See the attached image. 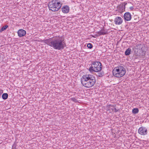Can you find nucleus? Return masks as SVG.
<instances>
[{
	"label": "nucleus",
	"instance_id": "nucleus-1",
	"mask_svg": "<svg viewBox=\"0 0 149 149\" xmlns=\"http://www.w3.org/2000/svg\"><path fill=\"white\" fill-rule=\"evenodd\" d=\"M42 41L55 49L61 50L64 49V42L63 39L59 36L56 37L53 39H46Z\"/></svg>",
	"mask_w": 149,
	"mask_h": 149
},
{
	"label": "nucleus",
	"instance_id": "nucleus-2",
	"mask_svg": "<svg viewBox=\"0 0 149 149\" xmlns=\"http://www.w3.org/2000/svg\"><path fill=\"white\" fill-rule=\"evenodd\" d=\"M81 81L83 86L87 88H89L94 85L96 82V80L93 75L86 74L82 76L81 79Z\"/></svg>",
	"mask_w": 149,
	"mask_h": 149
},
{
	"label": "nucleus",
	"instance_id": "nucleus-3",
	"mask_svg": "<svg viewBox=\"0 0 149 149\" xmlns=\"http://www.w3.org/2000/svg\"><path fill=\"white\" fill-rule=\"evenodd\" d=\"M113 75L117 77H120L125 75L126 70L125 68L122 66L115 68L112 71Z\"/></svg>",
	"mask_w": 149,
	"mask_h": 149
},
{
	"label": "nucleus",
	"instance_id": "nucleus-4",
	"mask_svg": "<svg viewBox=\"0 0 149 149\" xmlns=\"http://www.w3.org/2000/svg\"><path fill=\"white\" fill-rule=\"evenodd\" d=\"M135 48L137 49L136 55L137 56H145L147 50V45L144 44H138L135 46Z\"/></svg>",
	"mask_w": 149,
	"mask_h": 149
},
{
	"label": "nucleus",
	"instance_id": "nucleus-5",
	"mask_svg": "<svg viewBox=\"0 0 149 149\" xmlns=\"http://www.w3.org/2000/svg\"><path fill=\"white\" fill-rule=\"evenodd\" d=\"M61 6L60 2L58 0H53L49 3L48 7L49 10L53 12L59 10Z\"/></svg>",
	"mask_w": 149,
	"mask_h": 149
},
{
	"label": "nucleus",
	"instance_id": "nucleus-6",
	"mask_svg": "<svg viewBox=\"0 0 149 149\" xmlns=\"http://www.w3.org/2000/svg\"><path fill=\"white\" fill-rule=\"evenodd\" d=\"M102 63L99 61H93L91 67L89 68L90 72H96L102 70Z\"/></svg>",
	"mask_w": 149,
	"mask_h": 149
},
{
	"label": "nucleus",
	"instance_id": "nucleus-7",
	"mask_svg": "<svg viewBox=\"0 0 149 149\" xmlns=\"http://www.w3.org/2000/svg\"><path fill=\"white\" fill-rule=\"evenodd\" d=\"M138 133L141 135H145L147 134V129L145 127H141L139 129Z\"/></svg>",
	"mask_w": 149,
	"mask_h": 149
},
{
	"label": "nucleus",
	"instance_id": "nucleus-8",
	"mask_svg": "<svg viewBox=\"0 0 149 149\" xmlns=\"http://www.w3.org/2000/svg\"><path fill=\"white\" fill-rule=\"evenodd\" d=\"M114 22L116 25H119L122 24L123 20L120 17H117L114 19Z\"/></svg>",
	"mask_w": 149,
	"mask_h": 149
},
{
	"label": "nucleus",
	"instance_id": "nucleus-9",
	"mask_svg": "<svg viewBox=\"0 0 149 149\" xmlns=\"http://www.w3.org/2000/svg\"><path fill=\"white\" fill-rule=\"evenodd\" d=\"M124 19L127 21H129L132 19V16L130 13L129 12L125 13L124 15Z\"/></svg>",
	"mask_w": 149,
	"mask_h": 149
},
{
	"label": "nucleus",
	"instance_id": "nucleus-10",
	"mask_svg": "<svg viewBox=\"0 0 149 149\" xmlns=\"http://www.w3.org/2000/svg\"><path fill=\"white\" fill-rule=\"evenodd\" d=\"M17 33L19 37H22L26 34V31L23 29H20L18 31Z\"/></svg>",
	"mask_w": 149,
	"mask_h": 149
},
{
	"label": "nucleus",
	"instance_id": "nucleus-11",
	"mask_svg": "<svg viewBox=\"0 0 149 149\" xmlns=\"http://www.w3.org/2000/svg\"><path fill=\"white\" fill-rule=\"evenodd\" d=\"M96 75L98 77H102L104 75V73L103 71L100 70L97 71L95 72Z\"/></svg>",
	"mask_w": 149,
	"mask_h": 149
},
{
	"label": "nucleus",
	"instance_id": "nucleus-12",
	"mask_svg": "<svg viewBox=\"0 0 149 149\" xmlns=\"http://www.w3.org/2000/svg\"><path fill=\"white\" fill-rule=\"evenodd\" d=\"M69 7L67 6H65L62 8V10L63 13H67L69 12Z\"/></svg>",
	"mask_w": 149,
	"mask_h": 149
},
{
	"label": "nucleus",
	"instance_id": "nucleus-13",
	"mask_svg": "<svg viewBox=\"0 0 149 149\" xmlns=\"http://www.w3.org/2000/svg\"><path fill=\"white\" fill-rule=\"evenodd\" d=\"M99 35H103L107 34V31H106L104 30H103V31H102V29L100 31L97 33Z\"/></svg>",
	"mask_w": 149,
	"mask_h": 149
},
{
	"label": "nucleus",
	"instance_id": "nucleus-14",
	"mask_svg": "<svg viewBox=\"0 0 149 149\" xmlns=\"http://www.w3.org/2000/svg\"><path fill=\"white\" fill-rule=\"evenodd\" d=\"M127 4V3L126 2H124L123 3L121 6L120 7V9L122 10H121V12H123L125 10V6Z\"/></svg>",
	"mask_w": 149,
	"mask_h": 149
},
{
	"label": "nucleus",
	"instance_id": "nucleus-15",
	"mask_svg": "<svg viewBox=\"0 0 149 149\" xmlns=\"http://www.w3.org/2000/svg\"><path fill=\"white\" fill-rule=\"evenodd\" d=\"M131 49L130 48H128L125 52V55L126 56L129 55L131 54Z\"/></svg>",
	"mask_w": 149,
	"mask_h": 149
},
{
	"label": "nucleus",
	"instance_id": "nucleus-16",
	"mask_svg": "<svg viewBox=\"0 0 149 149\" xmlns=\"http://www.w3.org/2000/svg\"><path fill=\"white\" fill-rule=\"evenodd\" d=\"M8 97V95L7 93H3L2 96V98L3 100L7 99Z\"/></svg>",
	"mask_w": 149,
	"mask_h": 149
},
{
	"label": "nucleus",
	"instance_id": "nucleus-17",
	"mask_svg": "<svg viewBox=\"0 0 149 149\" xmlns=\"http://www.w3.org/2000/svg\"><path fill=\"white\" fill-rule=\"evenodd\" d=\"M139 110L138 108H134L132 110V113L133 114H136L139 112Z\"/></svg>",
	"mask_w": 149,
	"mask_h": 149
},
{
	"label": "nucleus",
	"instance_id": "nucleus-18",
	"mask_svg": "<svg viewBox=\"0 0 149 149\" xmlns=\"http://www.w3.org/2000/svg\"><path fill=\"white\" fill-rule=\"evenodd\" d=\"M116 106V105L109 104L107 106L106 109L107 110H110V108H111V107H115Z\"/></svg>",
	"mask_w": 149,
	"mask_h": 149
},
{
	"label": "nucleus",
	"instance_id": "nucleus-19",
	"mask_svg": "<svg viewBox=\"0 0 149 149\" xmlns=\"http://www.w3.org/2000/svg\"><path fill=\"white\" fill-rule=\"evenodd\" d=\"M8 27V25H6L5 26H3L2 28L0 29V32H1L3 31L6 30Z\"/></svg>",
	"mask_w": 149,
	"mask_h": 149
},
{
	"label": "nucleus",
	"instance_id": "nucleus-20",
	"mask_svg": "<svg viewBox=\"0 0 149 149\" xmlns=\"http://www.w3.org/2000/svg\"><path fill=\"white\" fill-rule=\"evenodd\" d=\"M87 46L88 48H89L90 49H92L93 47V46L90 43H89L88 44Z\"/></svg>",
	"mask_w": 149,
	"mask_h": 149
},
{
	"label": "nucleus",
	"instance_id": "nucleus-21",
	"mask_svg": "<svg viewBox=\"0 0 149 149\" xmlns=\"http://www.w3.org/2000/svg\"><path fill=\"white\" fill-rule=\"evenodd\" d=\"M71 100L72 101H74L75 102H78L77 100L74 97H72V98H71Z\"/></svg>",
	"mask_w": 149,
	"mask_h": 149
},
{
	"label": "nucleus",
	"instance_id": "nucleus-22",
	"mask_svg": "<svg viewBox=\"0 0 149 149\" xmlns=\"http://www.w3.org/2000/svg\"><path fill=\"white\" fill-rule=\"evenodd\" d=\"M3 93V90L0 89V97L1 96V94Z\"/></svg>",
	"mask_w": 149,
	"mask_h": 149
},
{
	"label": "nucleus",
	"instance_id": "nucleus-23",
	"mask_svg": "<svg viewBox=\"0 0 149 149\" xmlns=\"http://www.w3.org/2000/svg\"><path fill=\"white\" fill-rule=\"evenodd\" d=\"M15 144H13V146H12V149H17L16 146H14Z\"/></svg>",
	"mask_w": 149,
	"mask_h": 149
},
{
	"label": "nucleus",
	"instance_id": "nucleus-24",
	"mask_svg": "<svg viewBox=\"0 0 149 149\" xmlns=\"http://www.w3.org/2000/svg\"><path fill=\"white\" fill-rule=\"evenodd\" d=\"M114 112H116L118 111V110L115 107H114Z\"/></svg>",
	"mask_w": 149,
	"mask_h": 149
},
{
	"label": "nucleus",
	"instance_id": "nucleus-25",
	"mask_svg": "<svg viewBox=\"0 0 149 149\" xmlns=\"http://www.w3.org/2000/svg\"><path fill=\"white\" fill-rule=\"evenodd\" d=\"M130 9L131 10H133L134 9V7L133 6H131L130 7Z\"/></svg>",
	"mask_w": 149,
	"mask_h": 149
},
{
	"label": "nucleus",
	"instance_id": "nucleus-26",
	"mask_svg": "<svg viewBox=\"0 0 149 149\" xmlns=\"http://www.w3.org/2000/svg\"><path fill=\"white\" fill-rule=\"evenodd\" d=\"M110 109H111L113 111H114V108H110Z\"/></svg>",
	"mask_w": 149,
	"mask_h": 149
}]
</instances>
